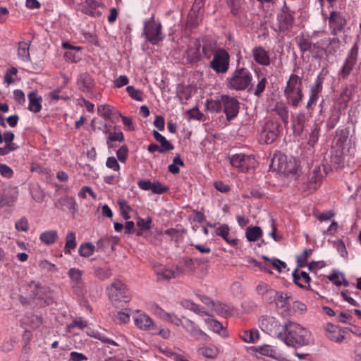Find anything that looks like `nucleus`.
<instances>
[{"label":"nucleus","instance_id":"1","mask_svg":"<svg viewBox=\"0 0 361 361\" xmlns=\"http://www.w3.org/2000/svg\"><path fill=\"white\" fill-rule=\"evenodd\" d=\"M281 341L293 348L305 346L311 342V333L298 323L288 321Z\"/></svg>","mask_w":361,"mask_h":361},{"label":"nucleus","instance_id":"2","mask_svg":"<svg viewBox=\"0 0 361 361\" xmlns=\"http://www.w3.org/2000/svg\"><path fill=\"white\" fill-rule=\"evenodd\" d=\"M252 75L245 68H237L230 76L226 78V83L228 88L243 91L252 86Z\"/></svg>","mask_w":361,"mask_h":361},{"label":"nucleus","instance_id":"3","mask_svg":"<svg viewBox=\"0 0 361 361\" xmlns=\"http://www.w3.org/2000/svg\"><path fill=\"white\" fill-rule=\"evenodd\" d=\"M288 103L296 107L303 98L302 79L295 74H291L283 90Z\"/></svg>","mask_w":361,"mask_h":361},{"label":"nucleus","instance_id":"4","mask_svg":"<svg viewBox=\"0 0 361 361\" xmlns=\"http://www.w3.org/2000/svg\"><path fill=\"white\" fill-rule=\"evenodd\" d=\"M259 326L269 336L281 340L286 326V322L281 323L274 317L263 315L259 319Z\"/></svg>","mask_w":361,"mask_h":361},{"label":"nucleus","instance_id":"5","mask_svg":"<svg viewBox=\"0 0 361 361\" xmlns=\"http://www.w3.org/2000/svg\"><path fill=\"white\" fill-rule=\"evenodd\" d=\"M107 292L109 299L115 305H119L120 303H128L130 300L128 289L121 281H114L107 288Z\"/></svg>","mask_w":361,"mask_h":361},{"label":"nucleus","instance_id":"6","mask_svg":"<svg viewBox=\"0 0 361 361\" xmlns=\"http://www.w3.org/2000/svg\"><path fill=\"white\" fill-rule=\"evenodd\" d=\"M230 66V56L224 49H217L209 63V67L217 74L227 73Z\"/></svg>","mask_w":361,"mask_h":361},{"label":"nucleus","instance_id":"7","mask_svg":"<svg viewBox=\"0 0 361 361\" xmlns=\"http://www.w3.org/2000/svg\"><path fill=\"white\" fill-rule=\"evenodd\" d=\"M161 23L156 22L154 16L145 23V35L150 43L156 44L164 39V35L161 32Z\"/></svg>","mask_w":361,"mask_h":361},{"label":"nucleus","instance_id":"8","mask_svg":"<svg viewBox=\"0 0 361 361\" xmlns=\"http://www.w3.org/2000/svg\"><path fill=\"white\" fill-rule=\"evenodd\" d=\"M279 133V124L276 121H268L260 132V140L266 144L272 143Z\"/></svg>","mask_w":361,"mask_h":361},{"label":"nucleus","instance_id":"9","mask_svg":"<svg viewBox=\"0 0 361 361\" xmlns=\"http://www.w3.org/2000/svg\"><path fill=\"white\" fill-rule=\"evenodd\" d=\"M221 102L224 106V111L228 120H232L238 115L240 105L238 101L231 96L222 95Z\"/></svg>","mask_w":361,"mask_h":361},{"label":"nucleus","instance_id":"10","mask_svg":"<svg viewBox=\"0 0 361 361\" xmlns=\"http://www.w3.org/2000/svg\"><path fill=\"white\" fill-rule=\"evenodd\" d=\"M231 164L235 168L242 171H246L249 168L254 166L255 163V158L252 156H247L244 154H236L231 157Z\"/></svg>","mask_w":361,"mask_h":361},{"label":"nucleus","instance_id":"11","mask_svg":"<svg viewBox=\"0 0 361 361\" xmlns=\"http://www.w3.org/2000/svg\"><path fill=\"white\" fill-rule=\"evenodd\" d=\"M135 325L142 331H153L158 330V327L153 319L145 313L138 312L137 315L133 317Z\"/></svg>","mask_w":361,"mask_h":361},{"label":"nucleus","instance_id":"12","mask_svg":"<svg viewBox=\"0 0 361 361\" xmlns=\"http://www.w3.org/2000/svg\"><path fill=\"white\" fill-rule=\"evenodd\" d=\"M182 326L196 341H207L209 338L194 322L189 319L184 318Z\"/></svg>","mask_w":361,"mask_h":361},{"label":"nucleus","instance_id":"13","mask_svg":"<svg viewBox=\"0 0 361 361\" xmlns=\"http://www.w3.org/2000/svg\"><path fill=\"white\" fill-rule=\"evenodd\" d=\"M358 55V45L355 43L348 54L347 58L341 68L343 77H346L350 74L353 67L356 64Z\"/></svg>","mask_w":361,"mask_h":361},{"label":"nucleus","instance_id":"14","mask_svg":"<svg viewBox=\"0 0 361 361\" xmlns=\"http://www.w3.org/2000/svg\"><path fill=\"white\" fill-rule=\"evenodd\" d=\"M329 26L331 29V33L336 35L342 31L346 25V20L340 13L336 11L331 12L329 18Z\"/></svg>","mask_w":361,"mask_h":361},{"label":"nucleus","instance_id":"15","mask_svg":"<svg viewBox=\"0 0 361 361\" xmlns=\"http://www.w3.org/2000/svg\"><path fill=\"white\" fill-rule=\"evenodd\" d=\"M82 274L83 271L76 268H71L68 272L71 287L75 292H80L84 288Z\"/></svg>","mask_w":361,"mask_h":361},{"label":"nucleus","instance_id":"16","mask_svg":"<svg viewBox=\"0 0 361 361\" xmlns=\"http://www.w3.org/2000/svg\"><path fill=\"white\" fill-rule=\"evenodd\" d=\"M252 55L256 63L263 66H268L270 64V56L269 52L261 46L255 47L252 49Z\"/></svg>","mask_w":361,"mask_h":361},{"label":"nucleus","instance_id":"17","mask_svg":"<svg viewBox=\"0 0 361 361\" xmlns=\"http://www.w3.org/2000/svg\"><path fill=\"white\" fill-rule=\"evenodd\" d=\"M270 298H274L276 306L283 310V311H288L290 305L288 300L289 295L287 293L270 291Z\"/></svg>","mask_w":361,"mask_h":361},{"label":"nucleus","instance_id":"18","mask_svg":"<svg viewBox=\"0 0 361 361\" xmlns=\"http://www.w3.org/2000/svg\"><path fill=\"white\" fill-rule=\"evenodd\" d=\"M325 330L326 337L334 342L341 343L345 338L344 331L336 326L328 324L325 326Z\"/></svg>","mask_w":361,"mask_h":361},{"label":"nucleus","instance_id":"19","mask_svg":"<svg viewBox=\"0 0 361 361\" xmlns=\"http://www.w3.org/2000/svg\"><path fill=\"white\" fill-rule=\"evenodd\" d=\"M61 45L63 48L68 49L63 55L66 61L77 62L80 59L78 52L81 51V47L71 45L68 42H63Z\"/></svg>","mask_w":361,"mask_h":361},{"label":"nucleus","instance_id":"20","mask_svg":"<svg viewBox=\"0 0 361 361\" xmlns=\"http://www.w3.org/2000/svg\"><path fill=\"white\" fill-rule=\"evenodd\" d=\"M293 21V17L287 10H282L277 16V23L279 30L289 28Z\"/></svg>","mask_w":361,"mask_h":361},{"label":"nucleus","instance_id":"21","mask_svg":"<svg viewBox=\"0 0 361 361\" xmlns=\"http://www.w3.org/2000/svg\"><path fill=\"white\" fill-rule=\"evenodd\" d=\"M322 90V81L317 78L314 85L310 90V98L306 106L307 109H310L312 104H314L319 99V95Z\"/></svg>","mask_w":361,"mask_h":361},{"label":"nucleus","instance_id":"22","mask_svg":"<svg viewBox=\"0 0 361 361\" xmlns=\"http://www.w3.org/2000/svg\"><path fill=\"white\" fill-rule=\"evenodd\" d=\"M197 350L199 354L204 357L210 359L216 358L219 353V348L212 344L200 345L197 347Z\"/></svg>","mask_w":361,"mask_h":361},{"label":"nucleus","instance_id":"23","mask_svg":"<svg viewBox=\"0 0 361 361\" xmlns=\"http://www.w3.org/2000/svg\"><path fill=\"white\" fill-rule=\"evenodd\" d=\"M293 277L294 283L300 288H308L310 286V277L309 274L305 271L298 272L297 269H295L293 272Z\"/></svg>","mask_w":361,"mask_h":361},{"label":"nucleus","instance_id":"24","mask_svg":"<svg viewBox=\"0 0 361 361\" xmlns=\"http://www.w3.org/2000/svg\"><path fill=\"white\" fill-rule=\"evenodd\" d=\"M28 109L34 113H37L42 109V97L36 92H30L28 95Z\"/></svg>","mask_w":361,"mask_h":361},{"label":"nucleus","instance_id":"25","mask_svg":"<svg viewBox=\"0 0 361 361\" xmlns=\"http://www.w3.org/2000/svg\"><path fill=\"white\" fill-rule=\"evenodd\" d=\"M204 322L207 325L209 329L211 331L219 334L223 336H225L226 335V332L224 330V328L221 323H220L219 321L214 319V317L212 315H209L207 317L204 319Z\"/></svg>","mask_w":361,"mask_h":361},{"label":"nucleus","instance_id":"26","mask_svg":"<svg viewBox=\"0 0 361 361\" xmlns=\"http://www.w3.org/2000/svg\"><path fill=\"white\" fill-rule=\"evenodd\" d=\"M30 290L33 293V296L41 300H45L49 289L47 287H43L39 283L36 281H31L28 284Z\"/></svg>","mask_w":361,"mask_h":361},{"label":"nucleus","instance_id":"27","mask_svg":"<svg viewBox=\"0 0 361 361\" xmlns=\"http://www.w3.org/2000/svg\"><path fill=\"white\" fill-rule=\"evenodd\" d=\"M324 173L322 171L320 166H317L314 168L312 173L310 175L309 184L310 188L315 190L317 186L320 184Z\"/></svg>","mask_w":361,"mask_h":361},{"label":"nucleus","instance_id":"28","mask_svg":"<svg viewBox=\"0 0 361 361\" xmlns=\"http://www.w3.org/2000/svg\"><path fill=\"white\" fill-rule=\"evenodd\" d=\"M216 235L221 236L224 240H226L229 245L235 246L238 243V240L235 238H231L229 237V228L227 225L224 224L220 226L216 230Z\"/></svg>","mask_w":361,"mask_h":361},{"label":"nucleus","instance_id":"29","mask_svg":"<svg viewBox=\"0 0 361 361\" xmlns=\"http://www.w3.org/2000/svg\"><path fill=\"white\" fill-rule=\"evenodd\" d=\"M240 338L245 343H254L259 338V334L257 329L245 330L240 334Z\"/></svg>","mask_w":361,"mask_h":361},{"label":"nucleus","instance_id":"30","mask_svg":"<svg viewBox=\"0 0 361 361\" xmlns=\"http://www.w3.org/2000/svg\"><path fill=\"white\" fill-rule=\"evenodd\" d=\"M58 238V233L55 230L46 231L39 235V240L47 245L54 244Z\"/></svg>","mask_w":361,"mask_h":361},{"label":"nucleus","instance_id":"31","mask_svg":"<svg viewBox=\"0 0 361 361\" xmlns=\"http://www.w3.org/2000/svg\"><path fill=\"white\" fill-rule=\"evenodd\" d=\"M30 43L25 42L18 43V56L23 61H29L30 60Z\"/></svg>","mask_w":361,"mask_h":361},{"label":"nucleus","instance_id":"32","mask_svg":"<svg viewBox=\"0 0 361 361\" xmlns=\"http://www.w3.org/2000/svg\"><path fill=\"white\" fill-rule=\"evenodd\" d=\"M258 82L255 88H252V85L250 86L249 92H252L253 94L257 97L262 96V93L265 90L266 86L267 85V80L265 77H259L258 76Z\"/></svg>","mask_w":361,"mask_h":361},{"label":"nucleus","instance_id":"33","mask_svg":"<svg viewBox=\"0 0 361 361\" xmlns=\"http://www.w3.org/2000/svg\"><path fill=\"white\" fill-rule=\"evenodd\" d=\"M76 237L75 234L73 231H68L66 236V243L64 247L65 254L70 255L71 253V250H74L76 247Z\"/></svg>","mask_w":361,"mask_h":361},{"label":"nucleus","instance_id":"34","mask_svg":"<svg viewBox=\"0 0 361 361\" xmlns=\"http://www.w3.org/2000/svg\"><path fill=\"white\" fill-rule=\"evenodd\" d=\"M297 42L300 49L303 51H311L314 44H312L307 35L302 34L297 37Z\"/></svg>","mask_w":361,"mask_h":361},{"label":"nucleus","instance_id":"35","mask_svg":"<svg viewBox=\"0 0 361 361\" xmlns=\"http://www.w3.org/2000/svg\"><path fill=\"white\" fill-rule=\"evenodd\" d=\"M152 219L148 216L147 219L137 217L136 224L139 228L137 235H141L143 231H149L152 227Z\"/></svg>","mask_w":361,"mask_h":361},{"label":"nucleus","instance_id":"36","mask_svg":"<svg viewBox=\"0 0 361 361\" xmlns=\"http://www.w3.org/2000/svg\"><path fill=\"white\" fill-rule=\"evenodd\" d=\"M262 235V231L259 226L248 227L245 231V236L248 241H257Z\"/></svg>","mask_w":361,"mask_h":361},{"label":"nucleus","instance_id":"37","mask_svg":"<svg viewBox=\"0 0 361 361\" xmlns=\"http://www.w3.org/2000/svg\"><path fill=\"white\" fill-rule=\"evenodd\" d=\"M286 157L282 154H274L270 166L275 171L280 172L281 167L286 164Z\"/></svg>","mask_w":361,"mask_h":361},{"label":"nucleus","instance_id":"38","mask_svg":"<svg viewBox=\"0 0 361 361\" xmlns=\"http://www.w3.org/2000/svg\"><path fill=\"white\" fill-rule=\"evenodd\" d=\"M187 56L190 63L197 61L200 59V44L198 42L188 50Z\"/></svg>","mask_w":361,"mask_h":361},{"label":"nucleus","instance_id":"39","mask_svg":"<svg viewBox=\"0 0 361 361\" xmlns=\"http://www.w3.org/2000/svg\"><path fill=\"white\" fill-rule=\"evenodd\" d=\"M329 279L336 286H348V282L345 279L343 274L339 271H334L329 276Z\"/></svg>","mask_w":361,"mask_h":361},{"label":"nucleus","instance_id":"40","mask_svg":"<svg viewBox=\"0 0 361 361\" xmlns=\"http://www.w3.org/2000/svg\"><path fill=\"white\" fill-rule=\"evenodd\" d=\"M298 171V165L295 160L286 161V164L282 166L280 169V173L284 174H296Z\"/></svg>","mask_w":361,"mask_h":361},{"label":"nucleus","instance_id":"41","mask_svg":"<svg viewBox=\"0 0 361 361\" xmlns=\"http://www.w3.org/2000/svg\"><path fill=\"white\" fill-rule=\"evenodd\" d=\"M210 310L219 315L226 317L230 313L231 309L225 304L219 302H214Z\"/></svg>","mask_w":361,"mask_h":361},{"label":"nucleus","instance_id":"42","mask_svg":"<svg viewBox=\"0 0 361 361\" xmlns=\"http://www.w3.org/2000/svg\"><path fill=\"white\" fill-rule=\"evenodd\" d=\"M255 352L259 353V354L270 357H274L275 355V350L274 348L269 345H263L256 347L252 348Z\"/></svg>","mask_w":361,"mask_h":361},{"label":"nucleus","instance_id":"43","mask_svg":"<svg viewBox=\"0 0 361 361\" xmlns=\"http://www.w3.org/2000/svg\"><path fill=\"white\" fill-rule=\"evenodd\" d=\"M95 250V246L91 243L81 244L78 252L80 256L87 257L91 256Z\"/></svg>","mask_w":361,"mask_h":361},{"label":"nucleus","instance_id":"44","mask_svg":"<svg viewBox=\"0 0 361 361\" xmlns=\"http://www.w3.org/2000/svg\"><path fill=\"white\" fill-rule=\"evenodd\" d=\"M291 309H288V314H303L307 310L306 305L300 301H295L290 305Z\"/></svg>","mask_w":361,"mask_h":361},{"label":"nucleus","instance_id":"45","mask_svg":"<svg viewBox=\"0 0 361 361\" xmlns=\"http://www.w3.org/2000/svg\"><path fill=\"white\" fill-rule=\"evenodd\" d=\"M334 142L338 149L341 150L342 154H343L345 146L347 145L350 140L347 136L342 134H337L334 139Z\"/></svg>","mask_w":361,"mask_h":361},{"label":"nucleus","instance_id":"46","mask_svg":"<svg viewBox=\"0 0 361 361\" xmlns=\"http://www.w3.org/2000/svg\"><path fill=\"white\" fill-rule=\"evenodd\" d=\"M126 91L129 96L134 100L141 102L143 100L142 92L135 89L133 86H128Z\"/></svg>","mask_w":361,"mask_h":361},{"label":"nucleus","instance_id":"47","mask_svg":"<svg viewBox=\"0 0 361 361\" xmlns=\"http://www.w3.org/2000/svg\"><path fill=\"white\" fill-rule=\"evenodd\" d=\"M90 335L101 341L104 343L111 344L114 346L118 345L116 342L105 336V335L103 333L99 331H92V334H90Z\"/></svg>","mask_w":361,"mask_h":361},{"label":"nucleus","instance_id":"48","mask_svg":"<svg viewBox=\"0 0 361 361\" xmlns=\"http://www.w3.org/2000/svg\"><path fill=\"white\" fill-rule=\"evenodd\" d=\"M151 190L154 194H163L169 190V188L159 180L152 182Z\"/></svg>","mask_w":361,"mask_h":361},{"label":"nucleus","instance_id":"49","mask_svg":"<svg viewBox=\"0 0 361 361\" xmlns=\"http://www.w3.org/2000/svg\"><path fill=\"white\" fill-rule=\"evenodd\" d=\"M157 275L164 279H171L175 277V272L170 269L160 268L157 270Z\"/></svg>","mask_w":361,"mask_h":361},{"label":"nucleus","instance_id":"50","mask_svg":"<svg viewBox=\"0 0 361 361\" xmlns=\"http://www.w3.org/2000/svg\"><path fill=\"white\" fill-rule=\"evenodd\" d=\"M118 204L119 205L121 212V214H122L123 219L126 220L129 219L130 216H129L128 213L131 210L130 207L123 200H118Z\"/></svg>","mask_w":361,"mask_h":361},{"label":"nucleus","instance_id":"51","mask_svg":"<svg viewBox=\"0 0 361 361\" xmlns=\"http://www.w3.org/2000/svg\"><path fill=\"white\" fill-rule=\"evenodd\" d=\"M164 321L173 324L176 326H182L183 324V321H182L181 319L178 317L175 314L173 313H166V315L165 317Z\"/></svg>","mask_w":361,"mask_h":361},{"label":"nucleus","instance_id":"52","mask_svg":"<svg viewBox=\"0 0 361 361\" xmlns=\"http://www.w3.org/2000/svg\"><path fill=\"white\" fill-rule=\"evenodd\" d=\"M97 3L92 1L85 8V13L93 16L98 17L102 15V12L96 8Z\"/></svg>","mask_w":361,"mask_h":361},{"label":"nucleus","instance_id":"53","mask_svg":"<svg viewBox=\"0 0 361 361\" xmlns=\"http://www.w3.org/2000/svg\"><path fill=\"white\" fill-rule=\"evenodd\" d=\"M15 228L18 231L26 232L29 228L27 219L25 217L21 218L16 222Z\"/></svg>","mask_w":361,"mask_h":361},{"label":"nucleus","instance_id":"54","mask_svg":"<svg viewBox=\"0 0 361 361\" xmlns=\"http://www.w3.org/2000/svg\"><path fill=\"white\" fill-rule=\"evenodd\" d=\"M17 72V69L14 67H11L8 69L4 76V82L7 83L8 85L13 83L14 82L13 75H16Z\"/></svg>","mask_w":361,"mask_h":361},{"label":"nucleus","instance_id":"55","mask_svg":"<svg viewBox=\"0 0 361 361\" xmlns=\"http://www.w3.org/2000/svg\"><path fill=\"white\" fill-rule=\"evenodd\" d=\"M98 114L103 117H109L111 115V107L106 104H102L97 106Z\"/></svg>","mask_w":361,"mask_h":361},{"label":"nucleus","instance_id":"56","mask_svg":"<svg viewBox=\"0 0 361 361\" xmlns=\"http://www.w3.org/2000/svg\"><path fill=\"white\" fill-rule=\"evenodd\" d=\"M94 272L96 276L102 280H105L111 276V271L106 269L97 268Z\"/></svg>","mask_w":361,"mask_h":361},{"label":"nucleus","instance_id":"57","mask_svg":"<svg viewBox=\"0 0 361 361\" xmlns=\"http://www.w3.org/2000/svg\"><path fill=\"white\" fill-rule=\"evenodd\" d=\"M257 291L260 295H268L270 298V291L275 290L270 289L267 283L262 282L257 286Z\"/></svg>","mask_w":361,"mask_h":361},{"label":"nucleus","instance_id":"58","mask_svg":"<svg viewBox=\"0 0 361 361\" xmlns=\"http://www.w3.org/2000/svg\"><path fill=\"white\" fill-rule=\"evenodd\" d=\"M0 174L5 178H11L13 171L11 167L4 164H0Z\"/></svg>","mask_w":361,"mask_h":361},{"label":"nucleus","instance_id":"59","mask_svg":"<svg viewBox=\"0 0 361 361\" xmlns=\"http://www.w3.org/2000/svg\"><path fill=\"white\" fill-rule=\"evenodd\" d=\"M340 47V40L337 38H333L330 40L329 45L327 47L330 54L336 53Z\"/></svg>","mask_w":361,"mask_h":361},{"label":"nucleus","instance_id":"60","mask_svg":"<svg viewBox=\"0 0 361 361\" xmlns=\"http://www.w3.org/2000/svg\"><path fill=\"white\" fill-rule=\"evenodd\" d=\"M86 194H89L94 200L97 198L96 193L89 186H83L78 195L80 197L85 198Z\"/></svg>","mask_w":361,"mask_h":361},{"label":"nucleus","instance_id":"61","mask_svg":"<svg viewBox=\"0 0 361 361\" xmlns=\"http://www.w3.org/2000/svg\"><path fill=\"white\" fill-rule=\"evenodd\" d=\"M271 262L273 267L280 273L283 272V269L286 268V263L279 259L273 258L271 259Z\"/></svg>","mask_w":361,"mask_h":361},{"label":"nucleus","instance_id":"62","mask_svg":"<svg viewBox=\"0 0 361 361\" xmlns=\"http://www.w3.org/2000/svg\"><path fill=\"white\" fill-rule=\"evenodd\" d=\"M160 143V153H164L166 151L172 150L173 149V145L166 139V137H163L161 141L159 142Z\"/></svg>","mask_w":361,"mask_h":361},{"label":"nucleus","instance_id":"63","mask_svg":"<svg viewBox=\"0 0 361 361\" xmlns=\"http://www.w3.org/2000/svg\"><path fill=\"white\" fill-rule=\"evenodd\" d=\"M129 82L128 78L125 75H120L116 80L114 81V87L116 88L122 87L125 85H126Z\"/></svg>","mask_w":361,"mask_h":361},{"label":"nucleus","instance_id":"64","mask_svg":"<svg viewBox=\"0 0 361 361\" xmlns=\"http://www.w3.org/2000/svg\"><path fill=\"white\" fill-rule=\"evenodd\" d=\"M106 165L108 168L111 169L115 171H118L120 170V166L116 159L114 157H111L107 159Z\"/></svg>","mask_w":361,"mask_h":361}]
</instances>
